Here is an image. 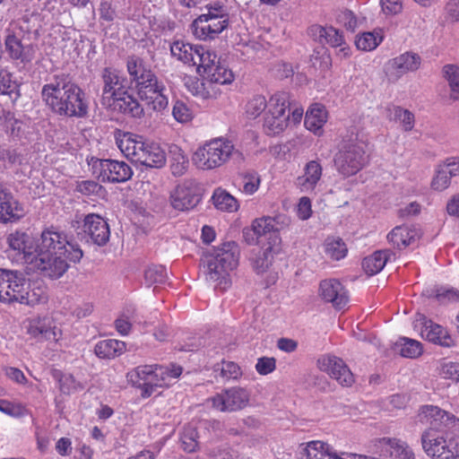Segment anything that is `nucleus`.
<instances>
[{"label": "nucleus", "instance_id": "nucleus-3", "mask_svg": "<svg viewBox=\"0 0 459 459\" xmlns=\"http://www.w3.org/2000/svg\"><path fill=\"white\" fill-rule=\"evenodd\" d=\"M41 97L46 106L59 116L83 117L88 113L84 92L76 83L65 78L45 84Z\"/></svg>", "mask_w": 459, "mask_h": 459}, {"label": "nucleus", "instance_id": "nucleus-22", "mask_svg": "<svg viewBox=\"0 0 459 459\" xmlns=\"http://www.w3.org/2000/svg\"><path fill=\"white\" fill-rule=\"evenodd\" d=\"M115 139L120 152L133 162L138 163L147 140L142 135L122 131L116 132Z\"/></svg>", "mask_w": 459, "mask_h": 459}, {"label": "nucleus", "instance_id": "nucleus-11", "mask_svg": "<svg viewBox=\"0 0 459 459\" xmlns=\"http://www.w3.org/2000/svg\"><path fill=\"white\" fill-rule=\"evenodd\" d=\"M197 50L192 66H196V72L203 79L221 85L234 81V74L221 64L215 52L201 45Z\"/></svg>", "mask_w": 459, "mask_h": 459}, {"label": "nucleus", "instance_id": "nucleus-29", "mask_svg": "<svg viewBox=\"0 0 459 459\" xmlns=\"http://www.w3.org/2000/svg\"><path fill=\"white\" fill-rule=\"evenodd\" d=\"M328 120V112L325 106L315 103L312 104L306 112L304 125L305 127L316 135H322L324 126Z\"/></svg>", "mask_w": 459, "mask_h": 459}, {"label": "nucleus", "instance_id": "nucleus-47", "mask_svg": "<svg viewBox=\"0 0 459 459\" xmlns=\"http://www.w3.org/2000/svg\"><path fill=\"white\" fill-rule=\"evenodd\" d=\"M312 30L333 48L343 45L342 34L333 27L315 26Z\"/></svg>", "mask_w": 459, "mask_h": 459}, {"label": "nucleus", "instance_id": "nucleus-12", "mask_svg": "<svg viewBox=\"0 0 459 459\" xmlns=\"http://www.w3.org/2000/svg\"><path fill=\"white\" fill-rule=\"evenodd\" d=\"M333 161L338 173L342 177L356 175L368 163L366 143L359 139H351L343 143Z\"/></svg>", "mask_w": 459, "mask_h": 459}, {"label": "nucleus", "instance_id": "nucleus-20", "mask_svg": "<svg viewBox=\"0 0 459 459\" xmlns=\"http://www.w3.org/2000/svg\"><path fill=\"white\" fill-rule=\"evenodd\" d=\"M169 202L175 210L180 212L195 208L200 202L195 185L190 181L178 185L170 194Z\"/></svg>", "mask_w": 459, "mask_h": 459}, {"label": "nucleus", "instance_id": "nucleus-44", "mask_svg": "<svg viewBox=\"0 0 459 459\" xmlns=\"http://www.w3.org/2000/svg\"><path fill=\"white\" fill-rule=\"evenodd\" d=\"M185 85L188 91L202 100H209L216 96V91L212 87H206L205 83L195 77L186 79Z\"/></svg>", "mask_w": 459, "mask_h": 459}, {"label": "nucleus", "instance_id": "nucleus-40", "mask_svg": "<svg viewBox=\"0 0 459 459\" xmlns=\"http://www.w3.org/2000/svg\"><path fill=\"white\" fill-rule=\"evenodd\" d=\"M388 251H376L364 258L362 267L367 274L375 275L381 272L388 259Z\"/></svg>", "mask_w": 459, "mask_h": 459}, {"label": "nucleus", "instance_id": "nucleus-56", "mask_svg": "<svg viewBox=\"0 0 459 459\" xmlns=\"http://www.w3.org/2000/svg\"><path fill=\"white\" fill-rule=\"evenodd\" d=\"M0 411L12 417H21L24 415L25 408L20 403L0 399Z\"/></svg>", "mask_w": 459, "mask_h": 459}, {"label": "nucleus", "instance_id": "nucleus-55", "mask_svg": "<svg viewBox=\"0 0 459 459\" xmlns=\"http://www.w3.org/2000/svg\"><path fill=\"white\" fill-rule=\"evenodd\" d=\"M75 190L84 195H99L102 186L93 180H83L76 183Z\"/></svg>", "mask_w": 459, "mask_h": 459}, {"label": "nucleus", "instance_id": "nucleus-53", "mask_svg": "<svg viewBox=\"0 0 459 459\" xmlns=\"http://www.w3.org/2000/svg\"><path fill=\"white\" fill-rule=\"evenodd\" d=\"M18 88L17 82L13 79V74L0 67V94H11Z\"/></svg>", "mask_w": 459, "mask_h": 459}, {"label": "nucleus", "instance_id": "nucleus-34", "mask_svg": "<svg viewBox=\"0 0 459 459\" xmlns=\"http://www.w3.org/2000/svg\"><path fill=\"white\" fill-rule=\"evenodd\" d=\"M212 200L214 206L221 212H236L239 209L237 198L221 187L214 190Z\"/></svg>", "mask_w": 459, "mask_h": 459}, {"label": "nucleus", "instance_id": "nucleus-62", "mask_svg": "<svg viewBox=\"0 0 459 459\" xmlns=\"http://www.w3.org/2000/svg\"><path fill=\"white\" fill-rule=\"evenodd\" d=\"M340 21L347 30L353 31L358 26V21L354 13L345 11L340 15Z\"/></svg>", "mask_w": 459, "mask_h": 459}, {"label": "nucleus", "instance_id": "nucleus-18", "mask_svg": "<svg viewBox=\"0 0 459 459\" xmlns=\"http://www.w3.org/2000/svg\"><path fill=\"white\" fill-rule=\"evenodd\" d=\"M26 333L37 342L55 341L61 336V331L53 324L48 316H35L23 322Z\"/></svg>", "mask_w": 459, "mask_h": 459}, {"label": "nucleus", "instance_id": "nucleus-31", "mask_svg": "<svg viewBox=\"0 0 459 459\" xmlns=\"http://www.w3.org/2000/svg\"><path fill=\"white\" fill-rule=\"evenodd\" d=\"M5 50L13 60H20L22 63H29L34 57V49L31 45H22L21 40L10 35L5 39Z\"/></svg>", "mask_w": 459, "mask_h": 459}, {"label": "nucleus", "instance_id": "nucleus-4", "mask_svg": "<svg viewBox=\"0 0 459 459\" xmlns=\"http://www.w3.org/2000/svg\"><path fill=\"white\" fill-rule=\"evenodd\" d=\"M103 89L101 95L102 105L108 108L119 110L134 117H140L143 113L136 99L128 93L126 80L112 68L102 71Z\"/></svg>", "mask_w": 459, "mask_h": 459}, {"label": "nucleus", "instance_id": "nucleus-15", "mask_svg": "<svg viewBox=\"0 0 459 459\" xmlns=\"http://www.w3.org/2000/svg\"><path fill=\"white\" fill-rule=\"evenodd\" d=\"M413 328L420 332V336L429 342L447 348L455 345V341L446 328L434 323L421 313L415 315Z\"/></svg>", "mask_w": 459, "mask_h": 459}, {"label": "nucleus", "instance_id": "nucleus-5", "mask_svg": "<svg viewBox=\"0 0 459 459\" xmlns=\"http://www.w3.org/2000/svg\"><path fill=\"white\" fill-rule=\"evenodd\" d=\"M127 71L131 81L135 83L137 94L141 100L146 101L152 109L157 111H161L168 107L169 99L164 94L165 85L144 66L141 59L130 58L127 62Z\"/></svg>", "mask_w": 459, "mask_h": 459}, {"label": "nucleus", "instance_id": "nucleus-7", "mask_svg": "<svg viewBox=\"0 0 459 459\" xmlns=\"http://www.w3.org/2000/svg\"><path fill=\"white\" fill-rule=\"evenodd\" d=\"M240 251L233 242H226L209 252L204 257L206 277L218 285L231 284V273L237 269Z\"/></svg>", "mask_w": 459, "mask_h": 459}, {"label": "nucleus", "instance_id": "nucleus-16", "mask_svg": "<svg viewBox=\"0 0 459 459\" xmlns=\"http://www.w3.org/2000/svg\"><path fill=\"white\" fill-rule=\"evenodd\" d=\"M250 400V392L235 386L222 391L211 398L212 406L220 411H237L246 408Z\"/></svg>", "mask_w": 459, "mask_h": 459}, {"label": "nucleus", "instance_id": "nucleus-8", "mask_svg": "<svg viewBox=\"0 0 459 459\" xmlns=\"http://www.w3.org/2000/svg\"><path fill=\"white\" fill-rule=\"evenodd\" d=\"M235 151L231 141L218 137L197 147L192 156L193 164L201 170H212L227 163Z\"/></svg>", "mask_w": 459, "mask_h": 459}, {"label": "nucleus", "instance_id": "nucleus-2", "mask_svg": "<svg viewBox=\"0 0 459 459\" xmlns=\"http://www.w3.org/2000/svg\"><path fill=\"white\" fill-rule=\"evenodd\" d=\"M82 255L80 247L69 241L65 233L47 229L38 239L35 269L45 277L58 279L68 269V262H79Z\"/></svg>", "mask_w": 459, "mask_h": 459}, {"label": "nucleus", "instance_id": "nucleus-26", "mask_svg": "<svg viewBox=\"0 0 459 459\" xmlns=\"http://www.w3.org/2000/svg\"><path fill=\"white\" fill-rule=\"evenodd\" d=\"M382 455H389L393 459H414V454L409 446L396 438L383 437L376 442Z\"/></svg>", "mask_w": 459, "mask_h": 459}, {"label": "nucleus", "instance_id": "nucleus-57", "mask_svg": "<svg viewBox=\"0 0 459 459\" xmlns=\"http://www.w3.org/2000/svg\"><path fill=\"white\" fill-rule=\"evenodd\" d=\"M196 437L197 433L194 429H185L181 437L183 449L188 453L194 452L197 447L198 444L196 441Z\"/></svg>", "mask_w": 459, "mask_h": 459}, {"label": "nucleus", "instance_id": "nucleus-33", "mask_svg": "<svg viewBox=\"0 0 459 459\" xmlns=\"http://www.w3.org/2000/svg\"><path fill=\"white\" fill-rule=\"evenodd\" d=\"M126 351V343L115 339L100 341L94 347L95 354L101 359H113Z\"/></svg>", "mask_w": 459, "mask_h": 459}, {"label": "nucleus", "instance_id": "nucleus-43", "mask_svg": "<svg viewBox=\"0 0 459 459\" xmlns=\"http://www.w3.org/2000/svg\"><path fill=\"white\" fill-rule=\"evenodd\" d=\"M261 176L256 171H246L240 176L239 191L246 195H255L261 186Z\"/></svg>", "mask_w": 459, "mask_h": 459}, {"label": "nucleus", "instance_id": "nucleus-9", "mask_svg": "<svg viewBox=\"0 0 459 459\" xmlns=\"http://www.w3.org/2000/svg\"><path fill=\"white\" fill-rule=\"evenodd\" d=\"M229 26V13L223 4L215 3L205 6V13L192 23V32L200 40L212 39Z\"/></svg>", "mask_w": 459, "mask_h": 459}, {"label": "nucleus", "instance_id": "nucleus-63", "mask_svg": "<svg viewBox=\"0 0 459 459\" xmlns=\"http://www.w3.org/2000/svg\"><path fill=\"white\" fill-rule=\"evenodd\" d=\"M446 10L449 20L452 22L459 20V0H451L448 2Z\"/></svg>", "mask_w": 459, "mask_h": 459}, {"label": "nucleus", "instance_id": "nucleus-39", "mask_svg": "<svg viewBox=\"0 0 459 459\" xmlns=\"http://www.w3.org/2000/svg\"><path fill=\"white\" fill-rule=\"evenodd\" d=\"M395 351L403 357L415 359L422 354L423 346L422 343L417 340L401 337L395 342Z\"/></svg>", "mask_w": 459, "mask_h": 459}, {"label": "nucleus", "instance_id": "nucleus-13", "mask_svg": "<svg viewBox=\"0 0 459 459\" xmlns=\"http://www.w3.org/2000/svg\"><path fill=\"white\" fill-rule=\"evenodd\" d=\"M290 94L277 91L268 100L264 115V127L268 134H279L289 126Z\"/></svg>", "mask_w": 459, "mask_h": 459}, {"label": "nucleus", "instance_id": "nucleus-42", "mask_svg": "<svg viewBox=\"0 0 459 459\" xmlns=\"http://www.w3.org/2000/svg\"><path fill=\"white\" fill-rule=\"evenodd\" d=\"M325 255L333 260L339 261L344 258L348 249L346 244L340 237L331 236L325 240Z\"/></svg>", "mask_w": 459, "mask_h": 459}, {"label": "nucleus", "instance_id": "nucleus-45", "mask_svg": "<svg viewBox=\"0 0 459 459\" xmlns=\"http://www.w3.org/2000/svg\"><path fill=\"white\" fill-rule=\"evenodd\" d=\"M424 296L433 297L442 305L459 302V290L454 289H426Z\"/></svg>", "mask_w": 459, "mask_h": 459}, {"label": "nucleus", "instance_id": "nucleus-46", "mask_svg": "<svg viewBox=\"0 0 459 459\" xmlns=\"http://www.w3.org/2000/svg\"><path fill=\"white\" fill-rule=\"evenodd\" d=\"M268 100L263 95H254L245 105V114L249 119H255L264 111L266 112Z\"/></svg>", "mask_w": 459, "mask_h": 459}, {"label": "nucleus", "instance_id": "nucleus-28", "mask_svg": "<svg viewBox=\"0 0 459 459\" xmlns=\"http://www.w3.org/2000/svg\"><path fill=\"white\" fill-rule=\"evenodd\" d=\"M323 169L320 162L311 160L305 165L303 175L297 178L296 185L301 192H312L320 181Z\"/></svg>", "mask_w": 459, "mask_h": 459}, {"label": "nucleus", "instance_id": "nucleus-61", "mask_svg": "<svg viewBox=\"0 0 459 459\" xmlns=\"http://www.w3.org/2000/svg\"><path fill=\"white\" fill-rule=\"evenodd\" d=\"M382 10L386 14H396L402 11L401 0H381Z\"/></svg>", "mask_w": 459, "mask_h": 459}, {"label": "nucleus", "instance_id": "nucleus-38", "mask_svg": "<svg viewBox=\"0 0 459 459\" xmlns=\"http://www.w3.org/2000/svg\"><path fill=\"white\" fill-rule=\"evenodd\" d=\"M319 296L325 303H331L335 309H342L348 304L346 289H320Z\"/></svg>", "mask_w": 459, "mask_h": 459}, {"label": "nucleus", "instance_id": "nucleus-51", "mask_svg": "<svg viewBox=\"0 0 459 459\" xmlns=\"http://www.w3.org/2000/svg\"><path fill=\"white\" fill-rule=\"evenodd\" d=\"M451 178L448 170L439 168L436 170L435 175L431 180V188L435 191H444L449 187Z\"/></svg>", "mask_w": 459, "mask_h": 459}, {"label": "nucleus", "instance_id": "nucleus-41", "mask_svg": "<svg viewBox=\"0 0 459 459\" xmlns=\"http://www.w3.org/2000/svg\"><path fill=\"white\" fill-rule=\"evenodd\" d=\"M384 36L381 30L363 32L357 36L355 45L362 51H372L383 41Z\"/></svg>", "mask_w": 459, "mask_h": 459}, {"label": "nucleus", "instance_id": "nucleus-17", "mask_svg": "<svg viewBox=\"0 0 459 459\" xmlns=\"http://www.w3.org/2000/svg\"><path fill=\"white\" fill-rule=\"evenodd\" d=\"M6 241L11 250L21 255L25 264L35 268L38 240L25 231L15 230L7 236Z\"/></svg>", "mask_w": 459, "mask_h": 459}, {"label": "nucleus", "instance_id": "nucleus-32", "mask_svg": "<svg viewBox=\"0 0 459 459\" xmlns=\"http://www.w3.org/2000/svg\"><path fill=\"white\" fill-rule=\"evenodd\" d=\"M200 45H194L183 40L174 41L170 45L171 56L185 65H192Z\"/></svg>", "mask_w": 459, "mask_h": 459}, {"label": "nucleus", "instance_id": "nucleus-10", "mask_svg": "<svg viewBox=\"0 0 459 459\" xmlns=\"http://www.w3.org/2000/svg\"><path fill=\"white\" fill-rule=\"evenodd\" d=\"M285 217L282 215H264L252 221L249 228L243 231L244 238L249 245L261 242L265 238L264 246L281 247V238L280 230L285 225Z\"/></svg>", "mask_w": 459, "mask_h": 459}, {"label": "nucleus", "instance_id": "nucleus-30", "mask_svg": "<svg viewBox=\"0 0 459 459\" xmlns=\"http://www.w3.org/2000/svg\"><path fill=\"white\" fill-rule=\"evenodd\" d=\"M143 152L138 163L150 168H161L165 165L166 153L159 143L147 140Z\"/></svg>", "mask_w": 459, "mask_h": 459}, {"label": "nucleus", "instance_id": "nucleus-60", "mask_svg": "<svg viewBox=\"0 0 459 459\" xmlns=\"http://www.w3.org/2000/svg\"><path fill=\"white\" fill-rule=\"evenodd\" d=\"M441 374L446 378H450L459 382V363L445 362L441 367Z\"/></svg>", "mask_w": 459, "mask_h": 459}, {"label": "nucleus", "instance_id": "nucleus-59", "mask_svg": "<svg viewBox=\"0 0 459 459\" xmlns=\"http://www.w3.org/2000/svg\"><path fill=\"white\" fill-rule=\"evenodd\" d=\"M297 214L298 217L303 221H306L311 217L312 205L311 200L308 197L303 196L299 199L297 205Z\"/></svg>", "mask_w": 459, "mask_h": 459}, {"label": "nucleus", "instance_id": "nucleus-36", "mask_svg": "<svg viewBox=\"0 0 459 459\" xmlns=\"http://www.w3.org/2000/svg\"><path fill=\"white\" fill-rule=\"evenodd\" d=\"M169 159L174 176H182L187 170L188 158L178 145L172 144L169 147Z\"/></svg>", "mask_w": 459, "mask_h": 459}, {"label": "nucleus", "instance_id": "nucleus-37", "mask_svg": "<svg viewBox=\"0 0 459 459\" xmlns=\"http://www.w3.org/2000/svg\"><path fill=\"white\" fill-rule=\"evenodd\" d=\"M144 283L147 287L172 284L169 281V273L163 265L152 264L144 270Z\"/></svg>", "mask_w": 459, "mask_h": 459}, {"label": "nucleus", "instance_id": "nucleus-52", "mask_svg": "<svg viewBox=\"0 0 459 459\" xmlns=\"http://www.w3.org/2000/svg\"><path fill=\"white\" fill-rule=\"evenodd\" d=\"M394 118L400 122L404 131H411L414 127V115L408 109L395 107L394 108Z\"/></svg>", "mask_w": 459, "mask_h": 459}, {"label": "nucleus", "instance_id": "nucleus-64", "mask_svg": "<svg viewBox=\"0 0 459 459\" xmlns=\"http://www.w3.org/2000/svg\"><path fill=\"white\" fill-rule=\"evenodd\" d=\"M446 212L450 216L459 218V193L454 195L446 204Z\"/></svg>", "mask_w": 459, "mask_h": 459}, {"label": "nucleus", "instance_id": "nucleus-24", "mask_svg": "<svg viewBox=\"0 0 459 459\" xmlns=\"http://www.w3.org/2000/svg\"><path fill=\"white\" fill-rule=\"evenodd\" d=\"M420 63L421 59L418 54L405 52L387 63V71L390 76L400 78L408 73L418 70Z\"/></svg>", "mask_w": 459, "mask_h": 459}, {"label": "nucleus", "instance_id": "nucleus-48", "mask_svg": "<svg viewBox=\"0 0 459 459\" xmlns=\"http://www.w3.org/2000/svg\"><path fill=\"white\" fill-rule=\"evenodd\" d=\"M27 283L22 273L0 269V287H22Z\"/></svg>", "mask_w": 459, "mask_h": 459}, {"label": "nucleus", "instance_id": "nucleus-1", "mask_svg": "<svg viewBox=\"0 0 459 459\" xmlns=\"http://www.w3.org/2000/svg\"><path fill=\"white\" fill-rule=\"evenodd\" d=\"M417 422L429 428L421 434L424 452L433 459H459V419L435 405H423Z\"/></svg>", "mask_w": 459, "mask_h": 459}, {"label": "nucleus", "instance_id": "nucleus-14", "mask_svg": "<svg viewBox=\"0 0 459 459\" xmlns=\"http://www.w3.org/2000/svg\"><path fill=\"white\" fill-rule=\"evenodd\" d=\"M90 165L93 174L103 182L122 183L133 175L132 169L125 161L92 158Z\"/></svg>", "mask_w": 459, "mask_h": 459}, {"label": "nucleus", "instance_id": "nucleus-49", "mask_svg": "<svg viewBox=\"0 0 459 459\" xmlns=\"http://www.w3.org/2000/svg\"><path fill=\"white\" fill-rule=\"evenodd\" d=\"M444 74L451 90L450 98L457 100L459 99V67L447 65L444 67Z\"/></svg>", "mask_w": 459, "mask_h": 459}, {"label": "nucleus", "instance_id": "nucleus-6", "mask_svg": "<svg viewBox=\"0 0 459 459\" xmlns=\"http://www.w3.org/2000/svg\"><path fill=\"white\" fill-rule=\"evenodd\" d=\"M182 372V367L176 364L169 366L155 364L138 366L127 376L133 385L141 389L142 397L148 398L158 388H165L173 385Z\"/></svg>", "mask_w": 459, "mask_h": 459}, {"label": "nucleus", "instance_id": "nucleus-50", "mask_svg": "<svg viewBox=\"0 0 459 459\" xmlns=\"http://www.w3.org/2000/svg\"><path fill=\"white\" fill-rule=\"evenodd\" d=\"M215 371H220V376L226 380L238 379L241 377L240 367L232 361H222L221 365H216Z\"/></svg>", "mask_w": 459, "mask_h": 459}, {"label": "nucleus", "instance_id": "nucleus-25", "mask_svg": "<svg viewBox=\"0 0 459 459\" xmlns=\"http://www.w3.org/2000/svg\"><path fill=\"white\" fill-rule=\"evenodd\" d=\"M83 228L84 232L99 246L105 245L109 239L108 224L98 214H88L84 219Z\"/></svg>", "mask_w": 459, "mask_h": 459}, {"label": "nucleus", "instance_id": "nucleus-23", "mask_svg": "<svg viewBox=\"0 0 459 459\" xmlns=\"http://www.w3.org/2000/svg\"><path fill=\"white\" fill-rule=\"evenodd\" d=\"M25 215L23 206L0 184V221H16Z\"/></svg>", "mask_w": 459, "mask_h": 459}, {"label": "nucleus", "instance_id": "nucleus-58", "mask_svg": "<svg viewBox=\"0 0 459 459\" xmlns=\"http://www.w3.org/2000/svg\"><path fill=\"white\" fill-rule=\"evenodd\" d=\"M276 361L274 358L262 357L257 359L255 369L260 375H267L274 371Z\"/></svg>", "mask_w": 459, "mask_h": 459}, {"label": "nucleus", "instance_id": "nucleus-27", "mask_svg": "<svg viewBox=\"0 0 459 459\" xmlns=\"http://www.w3.org/2000/svg\"><path fill=\"white\" fill-rule=\"evenodd\" d=\"M420 230L410 225H400L387 234V240L394 247L403 249L416 243L420 238Z\"/></svg>", "mask_w": 459, "mask_h": 459}, {"label": "nucleus", "instance_id": "nucleus-21", "mask_svg": "<svg viewBox=\"0 0 459 459\" xmlns=\"http://www.w3.org/2000/svg\"><path fill=\"white\" fill-rule=\"evenodd\" d=\"M317 366L321 371L327 373L342 385L350 386L354 382L353 374L344 361L335 356L326 355L318 359Z\"/></svg>", "mask_w": 459, "mask_h": 459}, {"label": "nucleus", "instance_id": "nucleus-35", "mask_svg": "<svg viewBox=\"0 0 459 459\" xmlns=\"http://www.w3.org/2000/svg\"><path fill=\"white\" fill-rule=\"evenodd\" d=\"M280 247L263 246V250L252 259V267L257 274H263L269 272L273 265V254L279 250Z\"/></svg>", "mask_w": 459, "mask_h": 459}, {"label": "nucleus", "instance_id": "nucleus-54", "mask_svg": "<svg viewBox=\"0 0 459 459\" xmlns=\"http://www.w3.org/2000/svg\"><path fill=\"white\" fill-rule=\"evenodd\" d=\"M172 115L178 122L182 124L190 122L194 117L192 110L181 100L174 103Z\"/></svg>", "mask_w": 459, "mask_h": 459}, {"label": "nucleus", "instance_id": "nucleus-19", "mask_svg": "<svg viewBox=\"0 0 459 459\" xmlns=\"http://www.w3.org/2000/svg\"><path fill=\"white\" fill-rule=\"evenodd\" d=\"M47 300L43 289H0L1 302L35 306Z\"/></svg>", "mask_w": 459, "mask_h": 459}]
</instances>
